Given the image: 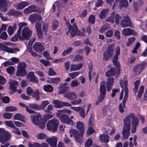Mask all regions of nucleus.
I'll return each instance as SVG.
<instances>
[{
    "instance_id": "nucleus-1",
    "label": "nucleus",
    "mask_w": 147,
    "mask_h": 147,
    "mask_svg": "<svg viewBox=\"0 0 147 147\" xmlns=\"http://www.w3.org/2000/svg\"><path fill=\"white\" fill-rule=\"evenodd\" d=\"M32 34V32L28 27H26L24 28L22 31L21 36V32H20V35H18V32L15 34L14 37L11 39V41H15L18 40V39L23 40H29Z\"/></svg>"
},
{
    "instance_id": "nucleus-2",
    "label": "nucleus",
    "mask_w": 147,
    "mask_h": 147,
    "mask_svg": "<svg viewBox=\"0 0 147 147\" xmlns=\"http://www.w3.org/2000/svg\"><path fill=\"white\" fill-rule=\"evenodd\" d=\"M123 122L124 126L122 133L123 135L122 139V140H125L128 138L129 135L130 127L128 118H125Z\"/></svg>"
},
{
    "instance_id": "nucleus-3",
    "label": "nucleus",
    "mask_w": 147,
    "mask_h": 147,
    "mask_svg": "<svg viewBox=\"0 0 147 147\" xmlns=\"http://www.w3.org/2000/svg\"><path fill=\"white\" fill-rule=\"evenodd\" d=\"M70 134V137L73 136L76 142L79 143H81L83 140V135L77 130L72 129L69 131Z\"/></svg>"
},
{
    "instance_id": "nucleus-4",
    "label": "nucleus",
    "mask_w": 147,
    "mask_h": 147,
    "mask_svg": "<svg viewBox=\"0 0 147 147\" xmlns=\"http://www.w3.org/2000/svg\"><path fill=\"white\" fill-rule=\"evenodd\" d=\"M59 123V120L55 118L49 121L46 125L48 130L55 132L57 130Z\"/></svg>"
},
{
    "instance_id": "nucleus-5",
    "label": "nucleus",
    "mask_w": 147,
    "mask_h": 147,
    "mask_svg": "<svg viewBox=\"0 0 147 147\" xmlns=\"http://www.w3.org/2000/svg\"><path fill=\"white\" fill-rule=\"evenodd\" d=\"M11 137V135L9 132L3 128H0V142L3 144L10 140Z\"/></svg>"
},
{
    "instance_id": "nucleus-6",
    "label": "nucleus",
    "mask_w": 147,
    "mask_h": 147,
    "mask_svg": "<svg viewBox=\"0 0 147 147\" xmlns=\"http://www.w3.org/2000/svg\"><path fill=\"white\" fill-rule=\"evenodd\" d=\"M125 118H128L129 121L130 125V121L131 120L132 125V127L131 130V132L132 133H135L136 131V126L138 125V123L137 119L136 117L132 113L129 114L127 116H126Z\"/></svg>"
},
{
    "instance_id": "nucleus-7",
    "label": "nucleus",
    "mask_w": 147,
    "mask_h": 147,
    "mask_svg": "<svg viewBox=\"0 0 147 147\" xmlns=\"http://www.w3.org/2000/svg\"><path fill=\"white\" fill-rule=\"evenodd\" d=\"M26 66V64L24 62H19L17 67L16 75L18 76H24L27 74L25 69Z\"/></svg>"
},
{
    "instance_id": "nucleus-8",
    "label": "nucleus",
    "mask_w": 147,
    "mask_h": 147,
    "mask_svg": "<svg viewBox=\"0 0 147 147\" xmlns=\"http://www.w3.org/2000/svg\"><path fill=\"white\" fill-rule=\"evenodd\" d=\"M105 82L104 81L100 83V94L98 97V100L96 102V105H98L100 103L105 97V95L106 92L105 86Z\"/></svg>"
},
{
    "instance_id": "nucleus-9",
    "label": "nucleus",
    "mask_w": 147,
    "mask_h": 147,
    "mask_svg": "<svg viewBox=\"0 0 147 147\" xmlns=\"http://www.w3.org/2000/svg\"><path fill=\"white\" fill-rule=\"evenodd\" d=\"M114 47L111 45H109L107 48V50L105 52L103 55V59L104 61H108L110 59L113 54Z\"/></svg>"
},
{
    "instance_id": "nucleus-10",
    "label": "nucleus",
    "mask_w": 147,
    "mask_h": 147,
    "mask_svg": "<svg viewBox=\"0 0 147 147\" xmlns=\"http://www.w3.org/2000/svg\"><path fill=\"white\" fill-rule=\"evenodd\" d=\"M0 50L6 51L9 53H14L15 51H19L20 49L16 47L9 48L5 46H4L2 43H0Z\"/></svg>"
},
{
    "instance_id": "nucleus-11",
    "label": "nucleus",
    "mask_w": 147,
    "mask_h": 147,
    "mask_svg": "<svg viewBox=\"0 0 147 147\" xmlns=\"http://www.w3.org/2000/svg\"><path fill=\"white\" fill-rule=\"evenodd\" d=\"M34 50L37 52H42L45 49L44 45L41 43L37 42L35 43L33 46Z\"/></svg>"
},
{
    "instance_id": "nucleus-12",
    "label": "nucleus",
    "mask_w": 147,
    "mask_h": 147,
    "mask_svg": "<svg viewBox=\"0 0 147 147\" xmlns=\"http://www.w3.org/2000/svg\"><path fill=\"white\" fill-rule=\"evenodd\" d=\"M9 83V89L13 92H15L16 90L18 82L14 80H10Z\"/></svg>"
},
{
    "instance_id": "nucleus-13",
    "label": "nucleus",
    "mask_w": 147,
    "mask_h": 147,
    "mask_svg": "<svg viewBox=\"0 0 147 147\" xmlns=\"http://www.w3.org/2000/svg\"><path fill=\"white\" fill-rule=\"evenodd\" d=\"M60 120L62 122L68 125H73L74 124V121L66 115H62L60 118Z\"/></svg>"
},
{
    "instance_id": "nucleus-14",
    "label": "nucleus",
    "mask_w": 147,
    "mask_h": 147,
    "mask_svg": "<svg viewBox=\"0 0 147 147\" xmlns=\"http://www.w3.org/2000/svg\"><path fill=\"white\" fill-rule=\"evenodd\" d=\"M121 25L123 28L131 26V23L129 18L127 16L124 17V19L121 21Z\"/></svg>"
},
{
    "instance_id": "nucleus-15",
    "label": "nucleus",
    "mask_w": 147,
    "mask_h": 147,
    "mask_svg": "<svg viewBox=\"0 0 147 147\" xmlns=\"http://www.w3.org/2000/svg\"><path fill=\"white\" fill-rule=\"evenodd\" d=\"M27 79L28 81L33 83H37L38 82V79L34 75L33 71L29 72L28 73Z\"/></svg>"
},
{
    "instance_id": "nucleus-16",
    "label": "nucleus",
    "mask_w": 147,
    "mask_h": 147,
    "mask_svg": "<svg viewBox=\"0 0 147 147\" xmlns=\"http://www.w3.org/2000/svg\"><path fill=\"white\" fill-rule=\"evenodd\" d=\"M46 141L48 142L51 146L56 147L57 145V138L55 136H53L47 139Z\"/></svg>"
},
{
    "instance_id": "nucleus-17",
    "label": "nucleus",
    "mask_w": 147,
    "mask_h": 147,
    "mask_svg": "<svg viewBox=\"0 0 147 147\" xmlns=\"http://www.w3.org/2000/svg\"><path fill=\"white\" fill-rule=\"evenodd\" d=\"M38 9L35 5H33L28 7L24 10V13L27 14L38 10Z\"/></svg>"
},
{
    "instance_id": "nucleus-18",
    "label": "nucleus",
    "mask_w": 147,
    "mask_h": 147,
    "mask_svg": "<svg viewBox=\"0 0 147 147\" xmlns=\"http://www.w3.org/2000/svg\"><path fill=\"white\" fill-rule=\"evenodd\" d=\"M120 49L119 46H117L115 49V55L114 57L113 58V64L115 65H119V63L117 62L118 59V56L120 54Z\"/></svg>"
},
{
    "instance_id": "nucleus-19",
    "label": "nucleus",
    "mask_w": 147,
    "mask_h": 147,
    "mask_svg": "<svg viewBox=\"0 0 147 147\" xmlns=\"http://www.w3.org/2000/svg\"><path fill=\"white\" fill-rule=\"evenodd\" d=\"M76 128L83 135L85 130V127L84 124L80 121L77 122L76 125Z\"/></svg>"
},
{
    "instance_id": "nucleus-20",
    "label": "nucleus",
    "mask_w": 147,
    "mask_h": 147,
    "mask_svg": "<svg viewBox=\"0 0 147 147\" xmlns=\"http://www.w3.org/2000/svg\"><path fill=\"white\" fill-rule=\"evenodd\" d=\"M114 82V79L113 78H108L107 80L106 83L105 82V84H106L107 85V88L108 91H109L111 89V87L113 86V84Z\"/></svg>"
},
{
    "instance_id": "nucleus-21",
    "label": "nucleus",
    "mask_w": 147,
    "mask_h": 147,
    "mask_svg": "<svg viewBox=\"0 0 147 147\" xmlns=\"http://www.w3.org/2000/svg\"><path fill=\"white\" fill-rule=\"evenodd\" d=\"M28 18L31 22L33 23L37 20H41L42 18L40 15L33 13Z\"/></svg>"
},
{
    "instance_id": "nucleus-22",
    "label": "nucleus",
    "mask_w": 147,
    "mask_h": 147,
    "mask_svg": "<svg viewBox=\"0 0 147 147\" xmlns=\"http://www.w3.org/2000/svg\"><path fill=\"white\" fill-rule=\"evenodd\" d=\"M41 117L40 114L36 115H32L30 116L32 122L34 124H37L38 122L41 119Z\"/></svg>"
},
{
    "instance_id": "nucleus-23",
    "label": "nucleus",
    "mask_w": 147,
    "mask_h": 147,
    "mask_svg": "<svg viewBox=\"0 0 147 147\" xmlns=\"http://www.w3.org/2000/svg\"><path fill=\"white\" fill-rule=\"evenodd\" d=\"M64 97L68 99L73 100L77 98L76 95L74 92H68L64 95Z\"/></svg>"
},
{
    "instance_id": "nucleus-24",
    "label": "nucleus",
    "mask_w": 147,
    "mask_h": 147,
    "mask_svg": "<svg viewBox=\"0 0 147 147\" xmlns=\"http://www.w3.org/2000/svg\"><path fill=\"white\" fill-rule=\"evenodd\" d=\"M122 33L123 35L125 36H129L134 34V30L129 28H125L123 29Z\"/></svg>"
},
{
    "instance_id": "nucleus-25",
    "label": "nucleus",
    "mask_w": 147,
    "mask_h": 147,
    "mask_svg": "<svg viewBox=\"0 0 147 147\" xmlns=\"http://www.w3.org/2000/svg\"><path fill=\"white\" fill-rule=\"evenodd\" d=\"M99 140L102 143H107L109 142V137L107 135L102 134L100 135Z\"/></svg>"
},
{
    "instance_id": "nucleus-26",
    "label": "nucleus",
    "mask_w": 147,
    "mask_h": 147,
    "mask_svg": "<svg viewBox=\"0 0 147 147\" xmlns=\"http://www.w3.org/2000/svg\"><path fill=\"white\" fill-rule=\"evenodd\" d=\"M29 3L28 2L23 1L22 2L18 4L16 6V8L18 10L23 9L24 8L28 5Z\"/></svg>"
},
{
    "instance_id": "nucleus-27",
    "label": "nucleus",
    "mask_w": 147,
    "mask_h": 147,
    "mask_svg": "<svg viewBox=\"0 0 147 147\" xmlns=\"http://www.w3.org/2000/svg\"><path fill=\"white\" fill-rule=\"evenodd\" d=\"M83 66V64L80 63L78 65L74 64L71 66L70 71H71L78 70L81 68Z\"/></svg>"
},
{
    "instance_id": "nucleus-28",
    "label": "nucleus",
    "mask_w": 147,
    "mask_h": 147,
    "mask_svg": "<svg viewBox=\"0 0 147 147\" xmlns=\"http://www.w3.org/2000/svg\"><path fill=\"white\" fill-rule=\"evenodd\" d=\"M7 14L10 16H18L21 15L22 13L18 11H17L13 9H11L9 10L7 13Z\"/></svg>"
},
{
    "instance_id": "nucleus-29",
    "label": "nucleus",
    "mask_w": 147,
    "mask_h": 147,
    "mask_svg": "<svg viewBox=\"0 0 147 147\" xmlns=\"http://www.w3.org/2000/svg\"><path fill=\"white\" fill-rule=\"evenodd\" d=\"M19 105L23 107H25L27 111L30 114H34L36 113L35 111L30 109L29 106H26L23 103L20 102L19 103Z\"/></svg>"
},
{
    "instance_id": "nucleus-30",
    "label": "nucleus",
    "mask_w": 147,
    "mask_h": 147,
    "mask_svg": "<svg viewBox=\"0 0 147 147\" xmlns=\"http://www.w3.org/2000/svg\"><path fill=\"white\" fill-rule=\"evenodd\" d=\"M66 25L67 28L69 30V31H71L70 33V35L72 36H74L75 35L76 33V32L77 30L72 29L71 25L69 22L66 23Z\"/></svg>"
},
{
    "instance_id": "nucleus-31",
    "label": "nucleus",
    "mask_w": 147,
    "mask_h": 147,
    "mask_svg": "<svg viewBox=\"0 0 147 147\" xmlns=\"http://www.w3.org/2000/svg\"><path fill=\"white\" fill-rule=\"evenodd\" d=\"M52 102L55 108H61L62 107V101L57 100H53Z\"/></svg>"
},
{
    "instance_id": "nucleus-32",
    "label": "nucleus",
    "mask_w": 147,
    "mask_h": 147,
    "mask_svg": "<svg viewBox=\"0 0 147 147\" xmlns=\"http://www.w3.org/2000/svg\"><path fill=\"white\" fill-rule=\"evenodd\" d=\"M47 81L49 83H53L55 84H58L61 81L60 78H59L56 77L54 78H49Z\"/></svg>"
},
{
    "instance_id": "nucleus-33",
    "label": "nucleus",
    "mask_w": 147,
    "mask_h": 147,
    "mask_svg": "<svg viewBox=\"0 0 147 147\" xmlns=\"http://www.w3.org/2000/svg\"><path fill=\"white\" fill-rule=\"evenodd\" d=\"M49 104V102L48 100H44L42 101L39 105L40 110H44Z\"/></svg>"
},
{
    "instance_id": "nucleus-34",
    "label": "nucleus",
    "mask_w": 147,
    "mask_h": 147,
    "mask_svg": "<svg viewBox=\"0 0 147 147\" xmlns=\"http://www.w3.org/2000/svg\"><path fill=\"white\" fill-rule=\"evenodd\" d=\"M16 30V26H14L12 27L9 26L7 29V31L9 34V35H11L13 34Z\"/></svg>"
},
{
    "instance_id": "nucleus-35",
    "label": "nucleus",
    "mask_w": 147,
    "mask_h": 147,
    "mask_svg": "<svg viewBox=\"0 0 147 147\" xmlns=\"http://www.w3.org/2000/svg\"><path fill=\"white\" fill-rule=\"evenodd\" d=\"M29 107L30 109H34L36 110H40V105L37 103L30 104L29 105Z\"/></svg>"
},
{
    "instance_id": "nucleus-36",
    "label": "nucleus",
    "mask_w": 147,
    "mask_h": 147,
    "mask_svg": "<svg viewBox=\"0 0 147 147\" xmlns=\"http://www.w3.org/2000/svg\"><path fill=\"white\" fill-rule=\"evenodd\" d=\"M115 69L112 67L110 70L107 71L106 73V75L107 77L114 76L115 74Z\"/></svg>"
},
{
    "instance_id": "nucleus-37",
    "label": "nucleus",
    "mask_w": 147,
    "mask_h": 147,
    "mask_svg": "<svg viewBox=\"0 0 147 147\" xmlns=\"http://www.w3.org/2000/svg\"><path fill=\"white\" fill-rule=\"evenodd\" d=\"M27 25V24L25 22H20L18 24L19 29L18 30L17 32H18V35H20V32H21V30L22 28L26 26Z\"/></svg>"
},
{
    "instance_id": "nucleus-38",
    "label": "nucleus",
    "mask_w": 147,
    "mask_h": 147,
    "mask_svg": "<svg viewBox=\"0 0 147 147\" xmlns=\"http://www.w3.org/2000/svg\"><path fill=\"white\" fill-rule=\"evenodd\" d=\"M108 11L109 10L107 9H103L100 14V18L102 19L105 18L107 15Z\"/></svg>"
},
{
    "instance_id": "nucleus-39",
    "label": "nucleus",
    "mask_w": 147,
    "mask_h": 147,
    "mask_svg": "<svg viewBox=\"0 0 147 147\" xmlns=\"http://www.w3.org/2000/svg\"><path fill=\"white\" fill-rule=\"evenodd\" d=\"M40 92L38 90L36 89L34 91V93L32 95V96L35 98L36 101H38L40 99Z\"/></svg>"
},
{
    "instance_id": "nucleus-40",
    "label": "nucleus",
    "mask_w": 147,
    "mask_h": 147,
    "mask_svg": "<svg viewBox=\"0 0 147 147\" xmlns=\"http://www.w3.org/2000/svg\"><path fill=\"white\" fill-rule=\"evenodd\" d=\"M127 82L126 80L123 81L122 80H120V83L121 87L123 90H124V91H125L126 88L128 89L127 87Z\"/></svg>"
},
{
    "instance_id": "nucleus-41",
    "label": "nucleus",
    "mask_w": 147,
    "mask_h": 147,
    "mask_svg": "<svg viewBox=\"0 0 147 147\" xmlns=\"http://www.w3.org/2000/svg\"><path fill=\"white\" fill-rule=\"evenodd\" d=\"M22 116L19 113L16 114L13 117V119L15 120H20L24 122V121L22 119Z\"/></svg>"
},
{
    "instance_id": "nucleus-42",
    "label": "nucleus",
    "mask_w": 147,
    "mask_h": 147,
    "mask_svg": "<svg viewBox=\"0 0 147 147\" xmlns=\"http://www.w3.org/2000/svg\"><path fill=\"white\" fill-rule=\"evenodd\" d=\"M36 125H37L41 129H43L45 126V122L41 118V119L40 120L38 123H37Z\"/></svg>"
},
{
    "instance_id": "nucleus-43",
    "label": "nucleus",
    "mask_w": 147,
    "mask_h": 147,
    "mask_svg": "<svg viewBox=\"0 0 147 147\" xmlns=\"http://www.w3.org/2000/svg\"><path fill=\"white\" fill-rule=\"evenodd\" d=\"M17 110V108L15 107L9 106L7 107L5 109L6 111L13 112Z\"/></svg>"
},
{
    "instance_id": "nucleus-44",
    "label": "nucleus",
    "mask_w": 147,
    "mask_h": 147,
    "mask_svg": "<svg viewBox=\"0 0 147 147\" xmlns=\"http://www.w3.org/2000/svg\"><path fill=\"white\" fill-rule=\"evenodd\" d=\"M15 69L13 66H10L7 67L6 69L7 72L10 75L13 74L15 71Z\"/></svg>"
},
{
    "instance_id": "nucleus-45",
    "label": "nucleus",
    "mask_w": 147,
    "mask_h": 147,
    "mask_svg": "<svg viewBox=\"0 0 147 147\" xmlns=\"http://www.w3.org/2000/svg\"><path fill=\"white\" fill-rule=\"evenodd\" d=\"M12 115L13 113L6 112L3 114V117L6 119H10L12 117Z\"/></svg>"
},
{
    "instance_id": "nucleus-46",
    "label": "nucleus",
    "mask_w": 147,
    "mask_h": 147,
    "mask_svg": "<svg viewBox=\"0 0 147 147\" xmlns=\"http://www.w3.org/2000/svg\"><path fill=\"white\" fill-rule=\"evenodd\" d=\"M73 48L71 47H69L66 50L63 51L62 53V55L63 56H65L69 54L72 51Z\"/></svg>"
},
{
    "instance_id": "nucleus-47",
    "label": "nucleus",
    "mask_w": 147,
    "mask_h": 147,
    "mask_svg": "<svg viewBox=\"0 0 147 147\" xmlns=\"http://www.w3.org/2000/svg\"><path fill=\"white\" fill-rule=\"evenodd\" d=\"M44 90L47 92H51L53 90V87L49 84L45 85L44 86Z\"/></svg>"
},
{
    "instance_id": "nucleus-48",
    "label": "nucleus",
    "mask_w": 147,
    "mask_h": 147,
    "mask_svg": "<svg viewBox=\"0 0 147 147\" xmlns=\"http://www.w3.org/2000/svg\"><path fill=\"white\" fill-rule=\"evenodd\" d=\"M140 83V81L139 80H136L134 83V91L135 93H136L137 92L138 86Z\"/></svg>"
},
{
    "instance_id": "nucleus-49",
    "label": "nucleus",
    "mask_w": 147,
    "mask_h": 147,
    "mask_svg": "<svg viewBox=\"0 0 147 147\" xmlns=\"http://www.w3.org/2000/svg\"><path fill=\"white\" fill-rule=\"evenodd\" d=\"M133 71L136 74H138L142 71L138 65L134 67Z\"/></svg>"
},
{
    "instance_id": "nucleus-50",
    "label": "nucleus",
    "mask_w": 147,
    "mask_h": 147,
    "mask_svg": "<svg viewBox=\"0 0 147 147\" xmlns=\"http://www.w3.org/2000/svg\"><path fill=\"white\" fill-rule=\"evenodd\" d=\"M59 24L58 21L56 20L53 21L52 23V28L53 30L56 29L58 27Z\"/></svg>"
},
{
    "instance_id": "nucleus-51",
    "label": "nucleus",
    "mask_w": 147,
    "mask_h": 147,
    "mask_svg": "<svg viewBox=\"0 0 147 147\" xmlns=\"http://www.w3.org/2000/svg\"><path fill=\"white\" fill-rule=\"evenodd\" d=\"M46 135L42 133H40L38 134L36 137L39 140L44 139L46 137Z\"/></svg>"
},
{
    "instance_id": "nucleus-52",
    "label": "nucleus",
    "mask_w": 147,
    "mask_h": 147,
    "mask_svg": "<svg viewBox=\"0 0 147 147\" xmlns=\"http://www.w3.org/2000/svg\"><path fill=\"white\" fill-rule=\"evenodd\" d=\"M48 24L47 23H44L43 24L42 26V30L44 32H45V34L48 30Z\"/></svg>"
},
{
    "instance_id": "nucleus-53",
    "label": "nucleus",
    "mask_w": 147,
    "mask_h": 147,
    "mask_svg": "<svg viewBox=\"0 0 147 147\" xmlns=\"http://www.w3.org/2000/svg\"><path fill=\"white\" fill-rule=\"evenodd\" d=\"M80 74V72H76L70 73L68 75L69 76L71 77L72 79H74L77 76Z\"/></svg>"
},
{
    "instance_id": "nucleus-54",
    "label": "nucleus",
    "mask_w": 147,
    "mask_h": 147,
    "mask_svg": "<svg viewBox=\"0 0 147 147\" xmlns=\"http://www.w3.org/2000/svg\"><path fill=\"white\" fill-rule=\"evenodd\" d=\"M95 20V17L94 15H90L88 19L89 23L91 24H94Z\"/></svg>"
},
{
    "instance_id": "nucleus-55",
    "label": "nucleus",
    "mask_w": 147,
    "mask_h": 147,
    "mask_svg": "<svg viewBox=\"0 0 147 147\" xmlns=\"http://www.w3.org/2000/svg\"><path fill=\"white\" fill-rule=\"evenodd\" d=\"M5 123L8 127L12 128H15V126L13 124V121H6Z\"/></svg>"
},
{
    "instance_id": "nucleus-56",
    "label": "nucleus",
    "mask_w": 147,
    "mask_h": 147,
    "mask_svg": "<svg viewBox=\"0 0 147 147\" xmlns=\"http://www.w3.org/2000/svg\"><path fill=\"white\" fill-rule=\"evenodd\" d=\"M40 61L45 66H49L51 65L50 62L49 61L41 59Z\"/></svg>"
},
{
    "instance_id": "nucleus-57",
    "label": "nucleus",
    "mask_w": 147,
    "mask_h": 147,
    "mask_svg": "<svg viewBox=\"0 0 147 147\" xmlns=\"http://www.w3.org/2000/svg\"><path fill=\"white\" fill-rule=\"evenodd\" d=\"M34 91L30 87L27 88L26 93L28 95H30L34 93Z\"/></svg>"
},
{
    "instance_id": "nucleus-58",
    "label": "nucleus",
    "mask_w": 147,
    "mask_h": 147,
    "mask_svg": "<svg viewBox=\"0 0 147 147\" xmlns=\"http://www.w3.org/2000/svg\"><path fill=\"white\" fill-rule=\"evenodd\" d=\"M0 38L3 40H6L7 38L8 35L6 32H3L0 34Z\"/></svg>"
},
{
    "instance_id": "nucleus-59",
    "label": "nucleus",
    "mask_w": 147,
    "mask_h": 147,
    "mask_svg": "<svg viewBox=\"0 0 147 147\" xmlns=\"http://www.w3.org/2000/svg\"><path fill=\"white\" fill-rule=\"evenodd\" d=\"M43 55L44 57H46L47 60H49L51 59V57L49 53L47 51H45L43 53Z\"/></svg>"
},
{
    "instance_id": "nucleus-60",
    "label": "nucleus",
    "mask_w": 147,
    "mask_h": 147,
    "mask_svg": "<svg viewBox=\"0 0 147 147\" xmlns=\"http://www.w3.org/2000/svg\"><path fill=\"white\" fill-rule=\"evenodd\" d=\"M121 19V17L119 15L116 14L115 15V16H114V19L115 20L116 24L117 25L119 24Z\"/></svg>"
},
{
    "instance_id": "nucleus-61",
    "label": "nucleus",
    "mask_w": 147,
    "mask_h": 147,
    "mask_svg": "<svg viewBox=\"0 0 147 147\" xmlns=\"http://www.w3.org/2000/svg\"><path fill=\"white\" fill-rule=\"evenodd\" d=\"M92 143V141L91 139H88L86 142L85 147H89L90 146Z\"/></svg>"
},
{
    "instance_id": "nucleus-62",
    "label": "nucleus",
    "mask_w": 147,
    "mask_h": 147,
    "mask_svg": "<svg viewBox=\"0 0 147 147\" xmlns=\"http://www.w3.org/2000/svg\"><path fill=\"white\" fill-rule=\"evenodd\" d=\"M144 89V86H141L140 88L139 92L138 94V96L139 98H141L143 92V91Z\"/></svg>"
},
{
    "instance_id": "nucleus-63",
    "label": "nucleus",
    "mask_w": 147,
    "mask_h": 147,
    "mask_svg": "<svg viewBox=\"0 0 147 147\" xmlns=\"http://www.w3.org/2000/svg\"><path fill=\"white\" fill-rule=\"evenodd\" d=\"M80 115L82 118H84L85 116V109L82 108H81L80 110Z\"/></svg>"
},
{
    "instance_id": "nucleus-64",
    "label": "nucleus",
    "mask_w": 147,
    "mask_h": 147,
    "mask_svg": "<svg viewBox=\"0 0 147 147\" xmlns=\"http://www.w3.org/2000/svg\"><path fill=\"white\" fill-rule=\"evenodd\" d=\"M83 59V57L79 55H76L74 59V61H81Z\"/></svg>"
}]
</instances>
